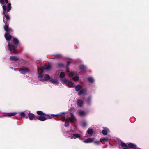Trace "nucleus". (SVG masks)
<instances>
[{
  "label": "nucleus",
  "instance_id": "obj_1",
  "mask_svg": "<svg viewBox=\"0 0 149 149\" xmlns=\"http://www.w3.org/2000/svg\"><path fill=\"white\" fill-rule=\"evenodd\" d=\"M13 41L14 45L10 44L9 42L8 45V50L15 54H16L17 53V45L19 43V42L18 40L16 37L13 38Z\"/></svg>",
  "mask_w": 149,
  "mask_h": 149
},
{
  "label": "nucleus",
  "instance_id": "obj_2",
  "mask_svg": "<svg viewBox=\"0 0 149 149\" xmlns=\"http://www.w3.org/2000/svg\"><path fill=\"white\" fill-rule=\"evenodd\" d=\"M65 113H63L61 114H52L51 116H56V118L58 119H60L63 122H64L65 120Z\"/></svg>",
  "mask_w": 149,
  "mask_h": 149
},
{
  "label": "nucleus",
  "instance_id": "obj_3",
  "mask_svg": "<svg viewBox=\"0 0 149 149\" xmlns=\"http://www.w3.org/2000/svg\"><path fill=\"white\" fill-rule=\"evenodd\" d=\"M19 71L22 74H25L29 72V70L27 68L24 67L20 68L19 70Z\"/></svg>",
  "mask_w": 149,
  "mask_h": 149
},
{
  "label": "nucleus",
  "instance_id": "obj_4",
  "mask_svg": "<svg viewBox=\"0 0 149 149\" xmlns=\"http://www.w3.org/2000/svg\"><path fill=\"white\" fill-rule=\"evenodd\" d=\"M70 115L71 116L67 118V119H68L70 122L73 123L76 120V118L73 113H71Z\"/></svg>",
  "mask_w": 149,
  "mask_h": 149
},
{
  "label": "nucleus",
  "instance_id": "obj_5",
  "mask_svg": "<svg viewBox=\"0 0 149 149\" xmlns=\"http://www.w3.org/2000/svg\"><path fill=\"white\" fill-rule=\"evenodd\" d=\"M38 119L40 121H43L46 120L47 118L45 116H36V117L35 118V120H37Z\"/></svg>",
  "mask_w": 149,
  "mask_h": 149
},
{
  "label": "nucleus",
  "instance_id": "obj_6",
  "mask_svg": "<svg viewBox=\"0 0 149 149\" xmlns=\"http://www.w3.org/2000/svg\"><path fill=\"white\" fill-rule=\"evenodd\" d=\"M4 36L6 40L8 41H10L12 38V36L8 32L5 33Z\"/></svg>",
  "mask_w": 149,
  "mask_h": 149
},
{
  "label": "nucleus",
  "instance_id": "obj_7",
  "mask_svg": "<svg viewBox=\"0 0 149 149\" xmlns=\"http://www.w3.org/2000/svg\"><path fill=\"white\" fill-rule=\"evenodd\" d=\"M37 114L40 116H47L48 117L50 116V115L48 114H46L44 113L42 111H38L36 112Z\"/></svg>",
  "mask_w": 149,
  "mask_h": 149
},
{
  "label": "nucleus",
  "instance_id": "obj_8",
  "mask_svg": "<svg viewBox=\"0 0 149 149\" xmlns=\"http://www.w3.org/2000/svg\"><path fill=\"white\" fill-rule=\"evenodd\" d=\"M28 117L29 119L30 120H32L33 119H34L35 120V118L36 117V116H35V115L34 114L29 113L28 114Z\"/></svg>",
  "mask_w": 149,
  "mask_h": 149
},
{
  "label": "nucleus",
  "instance_id": "obj_9",
  "mask_svg": "<svg viewBox=\"0 0 149 149\" xmlns=\"http://www.w3.org/2000/svg\"><path fill=\"white\" fill-rule=\"evenodd\" d=\"M51 79L50 77L47 74H45L44 75V78L42 79V81L44 82L45 81H49Z\"/></svg>",
  "mask_w": 149,
  "mask_h": 149
},
{
  "label": "nucleus",
  "instance_id": "obj_10",
  "mask_svg": "<svg viewBox=\"0 0 149 149\" xmlns=\"http://www.w3.org/2000/svg\"><path fill=\"white\" fill-rule=\"evenodd\" d=\"M4 29L6 32H8V33L12 32L13 31L12 29L9 28L8 27V25H5L4 26Z\"/></svg>",
  "mask_w": 149,
  "mask_h": 149
},
{
  "label": "nucleus",
  "instance_id": "obj_11",
  "mask_svg": "<svg viewBox=\"0 0 149 149\" xmlns=\"http://www.w3.org/2000/svg\"><path fill=\"white\" fill-rule=\"evenodd\" d=\"M128 147L130 148H132L134 149H136L137 148L136 145L134 143H130L128 144Z\"/></svg>",
  "mask_w": 149,
  "mask_h": 149
},
{
  "label": "nucleus",
  "instance_id": "obj_12",
  "mask_svg": "<svg viewBox=\"0 0 149 149\" xmlns=\"http://www.w3.org/2000/svg\"><path fill=\"white\" fill-rule=\"evenodd\" d=\"M77 103L78 105L81 107L83 103V101L81 99H78L77 101Z\"/></svg>",
  "mask_w": 149,
  "mask_h": 149
},
{
  "label": "nucleus",
  "instance_id": "obj_13",
  "mask_svg": "<svg viewBox=\"0 0 149 149\" xmlns=\"http://www.w3.org/2000/svg\"><path fill=\"white\" fill-rule=\"evenodd\" d=\"M93 139L92 138H88L84 141L85 143H91L93 141Z\"/></svg>",
  "mask_w": 149,
  "mask_h": 149
},
{
  "label": "nucleus",
  "instance_id": "obj_14",
  "mask_svg": "<svg viewBox=\"0 0 149 149\" xmlns=\"http://www.w3.org/2000/svg\"><path fill=\"white\" fill-rule=\"evenodd\" d=\"M10 60L12 61H18L19 60V58L15 56H10Z\"/></svg>",
  "mask_w": 149,
  "mask_h": 149
},
{
  "label": "nucleus",
  "instance_id": "obj_15",
  "mask_svg": "<svg viewBox=\"0 0 149 149\" xmlns=\"http://www.w3.org/2000/svg\"><path fill=\"white\" fill-rule=\"evenodd\" d=\"M49 81L53 84H55L56 85H57L59 84V82L57 80H55L53 79H51L49 80Z\"/></svg>",
  "mask_w": 149,
  "mask_h": 149
},
{
  "label": "nucleus",
  "instance_id": "obj_16",
  "mask_svg": "<svg viewBox=\"0 0 149 149\" xmlns=\"http://www.w3.org/2000/svg\"><path fill=\"white\" fill-rule=\"evenodd\" d=\"M43 71H41L40 73H39V72H38V74H39V76L38 77V78H39L40 81H42V79H43Z\"/></svg>",
  "mask_w": 149,
  "mask_h": 149
},
{
  "label": "nucleus",
  "instance_id": "obj_17",
  "mask_svg": "<svg viewBox=\"0 0 149 149\" xmlns=\"http://www.w3.org/2000/svg\"><path fill=\"white\" fill-rule=\"evenodd\" d=\"M79 68L81 70L84 71L86 69V67L83 65H81L79 66Z\"/></svg>",
  "mask_w": 149,
  "mask_h": 149
},
{
  "label": "nucleus",
  "instance_id": "obj_18",
  "mask_svg": "<svg viewBox=\"0 0 149 149\" xmlns=\"http://www.w3.org/2000/svg\"><path fill=\"white\" fill-rule=\"evenodd\" d=\"M77 74V72L75 71H71L69 74V76L70 77H72L74 75H76Z\"/></svg>",
  "mask_w": 149,
  "mask_h": 149
},
{
  "label": "nucleus",
  "instance_id": "obj_19",
  "mask_svg": "<svg viewBox=\"0 0 149 149\" xmlns=\"http://www.w3.org/2000/svg\"><path fill=\"white\" fill-rule=\"evenodd\" d=\"M16 114L17 113L16 112L9 113H8L7 115H6V116L8 117H11L12 116H15Z\"/></svg>",
  "mask_w": 149,
  "mask_h": 149
},
{
  "label": "nucleus",
  "instance_id": "obj_20",
  "mask_svg": "<svg viewBox=\"0 0 149 149\" xmlns=\"http://www.w3.org/2000/svg\"><path fill=\"white\" fill-rule=\"evenodd\" d=\"M62 81L63 83L66 84L67 85H68V84H69L70 82L68 79H63Z\"/></svg>",
  "mask_w": 149,
  "mask_h": 149
},
{
  "label": "nucleus",
  "instance_id": "obj_21",
  "mask_svg": "<svg viewBox=\"0 0 149 149\" xmlns=\"http://www.w3.org/2000/svg\"><path fill=\"white\" fill-rule=\"evenodd\" d=\"M86 92V90L84 89H81L79 92L78 95L80 96L82 94H84Z\"/></svg>",
  "mask_w": 149,
  "mask_h": 149
},
{
  "label": "nucleus",
  "instance_id": "obj_22",
  "mask_svg": "<svg viewBox=\"0 0 149 149\" xmlns=\"http://www.w3.org/2000/svg\"><path fill=\"white\" fill-rule=\"evenodd\" d=\"M91 98L90 96L86 100V102L87 104L88 105H90L91 104Z\"/></svg>",
  "mask_w": 149,
  "mask_h": 149
},
{
  "label": "nucleus",
  "instance_id": "obj_23",
  "mask_svg": "<svg viewBox=\"0 0 149 149\" xmlns=\"http://www.w3.org/2000/svg\"><path fill=\"white\" fill-rule=\"evenodd\" d=\"M11 4L10 3H9L7 5V12H9L10 11L11 9Z\"/></svg>",
  "mask_w": 149,
  "mask_h": 149
},
{
  "label": "nucleus",
  "instance_id": "obj_24",
  "mask_svg": "<svg viewBox=\"0 0 149 149\" xmlns=\"http://www.w3.org/2000/svg\"><path fill=\"white\" fill-rule=\"evenodd\" d=\"M81 88V87L80 85L78 84L76 86L75 89L76 91H79L80 90Z\"/></svg>",
  "mask_w": 149,
  "mask_h": 149
},
{
  "label": "nucleus",
  "instance_id": "obj_25",
  "mask_svg": "<svg viewBox=\"0 0 149 149\" xmlns=\"http://www.w3.org/2000/svg\"><path fill=\"white\" fill-rule=\"evenodd\" d=\"M67 86H69L70 87L73 88L75 87V85L73 83L70 82L69 84H68Z\"/></svg>",
  "mask_w": 149,
  "mask_h": 149
},
{
  "label": "nucleus",
  "instance_id": "obj_26",
  "mask_svg": "<svg viewBox=\"0 0 149 149\" xmlns=\"http://www.w3.org/2000/svg\"><path fill=\"white\" fill-rule=\"evenodd\" d=\"M87 132L89 134H93V131L92 129H88L87 130Z\"/></svg>",
  "mask_w": 149,
  "mask_h": 149
},
{
  "label": "nucleus",
  "instance_id": "obj_27",
  "mask_svg": "<svg viewBox=\"0 0 149 149\" xmlns=\"http://www.w3.org/2000/svg\"><path fill=\"white\" fill-rule=\"evenodd\" d=\"M57 67L59 68H63L64 67V65L62 63H59L57 64Z\"/></svg>",
  "mask_w": 149,
  "mask_h": 149
},
{
  "label": "nucleus",
  "instance_id": "obj_28",
  "mask_svg": "<svg viewBox=\"0 0 149 149\" xmlns=\"http://www.w3.org/2000/svg\"><path fill=\"white\" fill-rule=\"evenodd\" d=\"M79 114L80 116H84L85 115V112L84 111L80 110L79 111Z\"/></svg>",
  "mask_w": 149,
  "mask_h": 149
},
{
  "label": "nucleus",
  "instance_id": "obj_29",
  "mask_svg": "<svg viewBox=\"0 0 149 149\" xmlns=\"http://www.w3.org/2000/svg\"><path fill=\"white\" fill-rule=\"evenodd\" d=\"M121 146L123 147H127L128 145H127L126 144L123 143V142H122L120 144Z\"/></svg>",
  "mask_w": 149,
  "mask_h": 149
},
{
  "label": "nucleus",
  "instance_id": "obj_30",
  "mask_svg": "<svg viewBox=\"0 0 149 149\" xmlns=\"http://www.w3.org/2000/svg\"><path fill=\"white\" fill-rule=\"evenodd\" d=\"M55 58H58L61 57V55L60 54H57L54 55Z\"/></svg>",
  "mask_w": 149,
  "mask_h": 149
},
{
  "label": "nucleus",
  "instance_id": "obj_31",
  "mask_svg": "<svg viewBox=\"0 0 149 149\" xmlns=\"http://www.w3.org/2000/svg\"><path fill=\"white\" fill-rule=\"evenodd\" d=\"M79 77L77 76H74V77L73 78V79L74 81H78L79 80Z\"/></svg>",
  "mask_w": 149,
  "mask_h": 149
},
{
  "label": "nucleus",
  "instance_id": "obj_32",
  "mask_svg": "<svg viewBox=\"0 0 149 149\" xmlns=\"http://www.w3.org/2000/svg\"><path fill=\"white\" fill-rule=\"evenodd\" d=\"M73 136L76 138H79L81 137L80 135L79 134L77 133L74 134H73Z\"/></svg>",
  "mask_w": 149,
  "mask_h": 149
},
{
  "label": "nucleus",
  "instance_id": "obj_33",
  "mask_svg": "<svg viewBox=\"0 0 149 149\" xmlns=\"http://www.w3.org/2000/svg\"><path fill=\"white\" fill-rule=\"evenodd\" d=\"M65 124L64 125L66 127H67L69 126V124L68 120H65Z\"/></svg>",
  "mask_w": 149,
  "mask_h": 149
},
{
  "label": "nucleus",
  "instance_id": "obj_34",
  "mask_svg": "<svg viewBox=\"0 0 149 149\" xmlns=\"http://www.w3.org/2000/svg\"><path fill=\"white\" fill-rule=\"evenodd\" d=\"M59 76L60 78H63L65 76V73L64 72H61Z\"/></svg>",
  "mask_w": 149,
  "mask_h": 149
},
{
  "label": "nucleus",
  "instance_id": "obj_35",
  "mask_svg": "<svg viewBox=\"0 0 149 149\" xmlns=\"http://www.w3.org/2000/svg\"><path fill=\"white\" fill-rule=\"evenodd\" d=\"M88 81L89 82L91 83H93L94 81L92 77L88 78Z\"/></svg>",
  "mask_w": 149,
  "mask_h": 149
},
{
  "label": "nucleus",
  "instance_id": "obj_36",
  "mask_svg": "<svg viewBox=\"0 0 149 149\" xmlns=\"http://www.w3.org/2000/svg\"><path fill=\"white\" fill-rule=\"evenodd\" d=\"M94 143L95 144L99 145L102 143V142L101 140L100 141H95L94 142Z\"/></svg>",
  "mask_w": 149,
  "mask_h": 149
},
{
  "label": "nucleus",
  "instance_id": "obj_37",
  "mask_svg": "<svg viewBox=\"0 0 149 149\" xmlns=\"http://www.w3.org/2000/svg\"><path fill=\"white\" fill-rule=\"evenodd\" d=\"M102 133L104 135H107L108 134V133L107 130H104L102 131Z\"/></svg>",
  "mask_w": 149,
  "mask_h": 149
},
{
  "label": "nucleus",
  "instance_id": "obj_38",
  "mask_svg": "<svg viewBox=\"0 0 149 149\" xmlns=\"http://www.w3.org/2000/svg\"><path fill=\"white\" fill-rule=\"evenodd\" d=\"M87 123H86L85 122H83L82 123V126L83 127H85L86 126Z\"/></svg>",
  "mask_w": 149,
  "mask_h": 149
},
{
  "label": "nucleus",
  "instance_id": "obj_39",
  "mask_svg": "<svg viewBox=\"0 0 149 149\" xmlns=\"http://www.w3.org/2000/svg\"><path fill=\"white\" fill-rule=\"evenodd\" d=\"M7 20L8 21L10 19V17L9 15H8L7 14H6V16H5Z\"/></svg>",
  "mask_w": 149,
  "mask_h": 149
},
{
  "label": "nucleus",
  "instance_id": "obj_40",
  "mask_svg": "<svg viewBox=\"0 0 149 149\" xmlns=\"http://www.w3.org/2000/svg\"><path fill=\"white\" fill-rule=\"evenodd\" d=\"M20 115L22 118L25 117V114L24 112H21L20 113Z\"/></svg>",
  "mask_w": 149,
  "mask_h": 149
},
{
  "label": "nucleus",
  "instance_id": "obj_41",
  "mask_svg": "<svg viewBox=\"0 0 149 149\" xmlns=\"http://www.w3.org/2000/svg\"><path fill=\"white\" fill-rule=\"evenodd\" d=\"M3 21L4 23L5 24V25H8L9 24L8 23V21L7 20L6 21H5L4 20V17H3Z\"/></svg>",
  "mask_w": 149,
  "mask_h": 149
},
{
  "label": "nucleus",
  "instance_id": "obj_42",
  "mask_svg": "<svg viewBox=\"0 0 149 149\" xmlns=\"http://www.w3.org/2000/svg\"><path fill=\"white\" fill-rule=\"evenodd\" d=\"M3 10L4 11H6L7 10V7L6 6H5L4 5L3 6Z\"/></svg>",
  "mask_w": 149,
  "mask_h": 149
},
{
  "label": "nucleus",
  "instance_id": "obj_43",
  "mask_svg": "<svg viewBox=\"0 0 149 149\" xmlns=\"http://www.w3.org/2000/svg\"><path fill=\"white\" fill-rule=\"evenodd\" d=\"M40 69L41 70V71H42L43 72V70H46V67L44 66H41L40 67Z\"/></svg>",
  "mask_w": 149,
  "mask_h": 149
},
{
  "label": "nucleus",
  "instance_id": "obj_44",
  "mask_svg": "<svg viewBox=\"0 0 149 149\" xmlns=\"http://www.w3.org/2000/svg\"><path fill=\"white\" fill-rule=\"evenodd\" d=\"M102 140L105 141H108V139L106 138H103L102 139Z\"/></svg>",
  "mask_w": 149,
  "mask_h": 149
},
{
  "label": "nucleus",
  "instance_id": "obj_45",
  "mask_svg": "<svg viewBox=\"0 0 149 149\" xmlns=\"http://www.w3.org/2000/svg\"><path fill=\"white\" fill-rule=\"evenodd\" d=\"M51 68V66L49 65L47 67H46V70H49Z\"/></svg>",
  "mask_w": 149,
  "mask_h": 149
},
{
  "label": "nucleus",
  "instance_id": "obj_46",
  "mask_svg": "<svg viewBox=\"0 0 149 149\" xmlns=\"http://www.w3.org/2000/svg\"><path fill=\"white\" fill-rule=\"evenodd\" d=\"M71 63V62L70 61H68L67 62V66H66V67H69V65L70 64V63Z\"/></svg>",
  "mask_w": 149,
  "mask_h": 149
},
{
  "label": "nucleus",
  "instance_id": "obj_47",
  "mask_svg": "<svg viewBox=\"0 0 149 149\" xmlns=\"http://www.w3.org/2000/svg\"><path fill=\"white\" fill-rule=\"evenodd\" d=\"M66 71L67 72H70L69 68L68 67H66Z\"/></svg>",
  "mask_w": 149,
  "mask_h": 149
},
{
  "label": "nucleus",
  "instance_id": "obj_48",
  "mask_svg": "<svg viewBox=\"0 0 149 149\" xmlns=\"http://www.w3.org/2000/svg\"><path fill=\"white\" fill-rule=\"evenodd\" d=\"M0 3L1 4H3L4 3V0H0Z\"/></svg>",
  "mask_w": 149,
  "mask_h": 149
},
{
  "label": "nucleus",
  "instance_id": "obj_49",
  "mask_svg": "<svg viewBox=\"0 0 149 149\" xmlns=\"http://www.w3.org/2000/svg\"><path fill=\"white\" fill-rule=\"evenodd\" d=\"M5 2V3H6V4H8V0H5V1L4 0V2Z\"/></svg>",
  "mask_w": 149,
  "mask_h": 149
},
{
  "label": "nucleus",
  "instance_id": "obj_50",
  "mask_svg": "<svg viewBox=\"0 0 149 149\" xmlns=\"http://www.w3.org/2000/svg\"><path fill=\"white\" fill-rule=\"evenodd\" d=\"M5 11H4L3 12V14L5 16H6V15Z\"/></svg>",
  "mask_w": 149,
  "mask_h": 149
},
{
  "label": "nucleus",
  "instance_id": "obj_51",
  "mask_svg": "<svg viewBox=\"0 0 149 149\" xmlns=\"http://www.w3.org/2000/svg\"><path fill=\"white\" fill-rule=\"evenodd\" d=\"M123 149H128L127 147H125V148H124Z\"/></svg>",
  "mask_w": 149,
  "mask_h": 149
},
{
  "label": "nucleus",
  "instance_id": "obj_52",
  "mask_svg": "<svg viewBox=\"0 0 149 149\" xmlns=\"http://www.w3.org/2000/svg\"><path fill=\"white\" fill-rule=\"evenodd\" d=\"M11 69H13V68H12V67H11Z\"/></svg>",
  "mask_w": 149,
  "mask_h": 149
},
{
  "label": "nucleus",
  "instance_id": "obj_53",
  "mask_svg": "<svg viewBox=\"0 0 149 149\" xmlns=\"http://www.w3.org/2000/svg\"><path fill=\"white\" fill-rule=\"evenodd\" d=\"M2 117V116H0V117Z\"/></svg>",
  "mask_w": 149,
  "mask_h": 149
}]
</instances>
